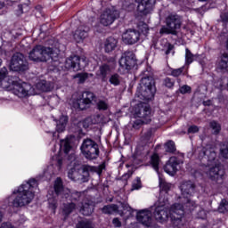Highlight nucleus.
<instances>
[{
	"mask_svg": "<svg viewBox=\"0 0 228 228\" xmlns=\"http://www.w3.org/2000/svg\"><path fill=\"white\" fill-rule=\"evenodd\" d=\"M137 222L145 227H151L152 224V213L147 209L141 210L136 215Z\"/></svg>",
	"mask_w": 228,
	"mask_h": 228,
	"instance_id": "obj_20",
	"label": "nucleus"
},
{
	"mask_svg": "<svg viewBox=\"0 0 228 228\" xmlns=\"http://www.w3.org/2000/svg\"><path fill=\"white\" fill-rule=\"evenodd\" d=\"M209 126L211 127L214 134H218V133H220V131H222V125H220V123H218L216 121H211L209 123Z\"/></svg>",
	"mask_w": 228,
	"mask_h": 228,
	"instance_id": "obj_38",
	"label": "nucleus"
},
{
	"mask_svg": "<svg viewBox=\"0 0 228 228\" xmlns=\"http://www.w3.org/2000/svg\"><path fill=\"white\" fill-rule=\"evenodd\" d=\"M112 224H113L114 227H121L122 226V223L117 217L112 220Z\"/></svg>",
	"mask_w": 228,
	"mask_h": 228,
	"instance_id": "obj_51",
	"label": "nucleus"
},
{
	"mask_svg": "<svg viewBox=\"0 0 228 228\" xmlns=\"http://www.w3.org/2000/svg\"><path fill=\"white\" fill-rule=\"evenodd\" d=\"M206 174L214 183H222L225 179V170L222 169L220 164L207 167Z\"/></svg>",
	"mask_w": 228,
	"mask_h": 228,
	"instance_id": "obj_11",
	"label": "nucleus"
},
{
	"mask_svg": "<svg viewBox=\"0 0 228 228\" xmlns=\"http://www.w3.org/2000/svg\"><path fill=\"white\" fill-rule=\"evenodd\" d=\"M188 133H189V134L199 133V126H191L188 128Z\"/></svg>",
	"mask_w": 228,
	"mask_h": 228,
	"instance_id": "obj_49",
	"label": "nucleus"
},
{
	"mask_svg": "<svg viewBox=\"0 0 228 228\" xmlns=\"http://www.w3.org/2000/svg\"><path fill=\"white\" fill-rule=\"evenodd\" d=\"M180 94H190L191 92V87L188 85H184L179 89Z\"/></svg>",
	"mask_w": 228,
	"mask_h": 228,
	"instance_id": "obj_47",
	"label": "nucleus"
},
{
	"mask_svg": "<svg viewBox=\"0 0 228 228\" xmlns=\"http://www.w3.org/2000/svg\"><path fill=\"white\" fill-rule=\"evenodd\" d=\"M151 165L152 168H154L155 172H159V156L158 154H153L151 158Z\"/></svg>",
	"mask_w": 228,
	"mask_h": 228,
	"instance_id": "obj_31",
	"label": "nucleus"
},
{
	"mask_svg": "<svg viewBox=\"0 0 228 228\" xmlns=\"http://www.w3.org/2000/svg\"><path fill=\"white\" fill-rule=\"evenodd\" d=\"M54 191L56 195H61V197H65V199H69L71 195V200H77L79 197H81V192L73 191L70 192V190L63 187V182H61V178H57L54 182Z\"/></svg>",
	"mask_w": 228,
	"mask_h": 228,
	"instance_id": "obj_12",
	"label": "nucleus"
},
{
	"mask_svg": "<svg viewBox=\"0 0 228 228\" xmlns=\"http://www.w3.org/2000/svg\"><path fill=\"white\" fill-rule=\"evenodd\" d=\"M115 69V60L112 59L110 63H104L99 68V76L102 77V81H106L108 74H110L111 70Z\"/></svg>",
	"mask_w": 228,
	"mask_h": 228,
	"instance_id": "obj_23",
	"label": "nucleus"
},
{
	"mask_svg": "<svg viewBox=\"0 0 228 228\" xmlns=\"http://www.w3.org/2000/svg\"><path fill=\"white\" fill-rule=\"evenodd\" d=\"M3 6H4L3 3L0 2V10L1 8H3Z\"/></svg>",
	"mask_w": 228,
	"mask_h": 228,
	"instance_id": "obj_57",
	"label": "nucleus"
},
{
	"mask_svg": "<svg viewBox=\"0 0 228 228\" xmlns=\"http://www.w3.org/2000/svg\"><path fill=\"white\" fill-rule=\"evenodd\" d=\"M198 216L199 218H206V211L204 209L200 210V212L198 213Z\"/></svg>",
	"mask_w": 228,
	"mask_h": 228,
	"instance_id": "obj_52",
	"label": "nucleus"
},
{
	"mask_svg": "<svg viewBox=\"0 0 228 228\" xmlns=\"http://www.w3.org/2000/svg\"><path fill=\"white\" fill-rule=\"evenodd\" d=\"M220 156L224 158V159H228V142L224 143L220 149Z\"/></svg>",
	"mask_w": 228,
	"mask_h": 228,
	"instance_id": "obj_46",
	"label": "nucleus"
},
{
	"mask_svg": "<svg viewBox=\"0 0 228 228\" xmlns=\"http://www.w3.org/2000/svg\"><path fill=\"white\" fill-rule=\"evenodd\" d=\"M96 107L99 111H106V110L110 108V103L108 102V100H98Z\"/></svg>",
	"mask_w": 228,
	"mask_h": 228,
	"instance_id": "obj_33",
	"label": "nucleus"
},
{
	"mask_svg": "<svg viewBox=\"0 0 228 228\" xmlns=\"http://www.w3.org/2000/svg\"><path fill=\"white\" fill-rule=\"evenodd\" d=\"M118 15V11L115 9H106L100 16V24L105 27L111 26Z\"/></svg>",
	"mask_w": 228,
	"mask_h": 228,
	"instance_id": "obj_14",
	"label": "nucleus"
},
{
	"mask_svg": "<svg viewBox=\"0 0 228 228\" xmlns=\"http://www.w3.org/2000/svg\"><path fill=\"white\" fill-rule=\"evenodd\" d=\"M150 138H151V134H148L146 142H149Z\"/></svg>",
	"mask_w": 228,
	"mask_h": 228,
	"instance_id": "obj_56",
	"label": "nucleus"
},
{
	"mask_svg": "<svg viewBox=\"0 0 228 228\" xmlns=\"http://www.w3.org/2000/svg\"><path fill=\"white\" fill-rule=\"evenodd\" d=\"M94 99H95V94L90 91H86L82 93L80 98L77 100V104L78 110H86V108L90 107Z\"/></svg>",
	"mask_w": 228,
	"mask_h": 228,
	"instance_id": "obj_15",
	"label": "nucleus"
},
{
	"mask_svg": "<svg viewBox=\"0 0 228 228\" xmlns=\"http://www.w3.org/2000/svg\"><path fill=\"white\" fill-rule=\"evenodd\" d=\"M164 85L167 88H172V86H174V81H172V78L167 77L164 79Z\"/></svg>",
	"mask_w": 228,
	"mask_h": 228,
	"instance_id": "obj_48",
	"label": "nucleus"
},
{
	"mask_svg": "<svg viewBox=\"0 0 228 228\" xmlns=\"http://www.w3.org/2000/svg\"><path fill=\"white\" fill-rule=\"evenodd\" d=\"M66 69H71L75 72L81 70L86 67V57H79L77 55L71 56L66 60Z\"/></svg>",
	"mask_w": 228,
	"mask_h": 228,
	"instance_id": "obj_13",
	"label": "nucleus"
},
{
	"mask_svg": "<svg viewBox=\"0 0 228 228\" xmlns=\"http://www.w3.org/2000/svg\"><path fill=\"white\" fill-rule=\"evenodd\" d=\"M165 147L167 152L174 153V151H175V142H174L173 141H169L166 142Z\"/></svg>",
	"mask_w": 228,
	"mask_h": 228,
	"instance_id": "obj_45",
	"label": "nucleus"
},
{
	"mask_svg": "<svg viewBox=\"0 0 228 228\" xmlns=\"http://www.w3.org/2000/svg\"><path fill=\"white\" fill-rule=\"evenodd\" d=\"M80 151L86 159H97L99 158V144L92 139H85Z\"/></svg>",
	"mask_w": 228,
	"mask_h": 228,
	"instance_id": "obj_8",
	"label": "nucleus"
},
{
	"mask_svg": "<svg viewBox=\"0 0 228 228\" xmlns=\"http://www.w3.org/2000/svg\"><path fill=\"white\" fill-rule=\"evenodd\" d=\"M219 213H227L228 211V200H222L221 203L218 207Z\"/></svg>",
	"mask_w": 228,
	"mask_h": 228,
	"instance_id": "obj_40",
	"label": "nucleus"
},
{
	"mask_svg": "<svg viewBox=\"0 0 228 228\" xmlns=\"http://www.w3.org/2000/svg\"><path fill=\"white\" fill-rule=\"evenodd\" d=\"M57 56V49L44 46L42 45H36L28 53V59L31 60V61H36L37 63L49 61V60H53V58H56Z\"/></svg>",
	"mask_w": 228,
	"mask_h": 228,
	"instance_id": "obj_5",
	"label": "nucleus"
},
{
	"mask_svg": "<svg viewBox=\"0 0 228 228\" xmlns=\"http://www.w3.org/2000/svg\"><path fill=\"white\" fill-rule=\"evenodd\" d=\"M183 163L176 157H171L164 167V170L169 175H174L177 172V167Z\"/></svg>",
	"mask_w": 228,
	"mask_h": 228,
	"instance_id": "obj_21",
	"label": "nucleus"
},
{
	"mask_svg": "<svg viewBox=\"0 0 228 228\" xmlns=\"http://www.w3.org/2000/svg\"><path fill=\"white\" fill-rule=\"evenodd\" d=\"M218 70H227L228 69V53H223L221 61L217 65Z\"/></svg>",
	"mask_w": 228,
	"mask_h": 228,
	"instance_id": "obj_29",
	"label": "nucleus"
},
{
	"mask_svg": "<svg viewBox=\"0 0 228 228\" xmlns=\"http://www.w3.org/2000/svg\"><path fill=\"white\" fill-rule=\"evenodd\" d=\"M156 94V86L154 78L151 77H144L141 80V99L151 101Z\"/></svg>",
	"mask_w": 228,
	"mask_h": 228,
	"instance_id": "obj_9",
	"label": "nucleus"
},
{
	"mask_svg": "<svg viewBox=\"0 0 228 228\" xmlns=\"http://www.w3.org/2000/svg\"><path fill=\"white\" fill-rule=\"evenodd\" d=\"M139 118H142V124L151 122V107L147 104H141L137 112Z\"/></svg>",
	"mask_w": 228,
	"mask_h": 228,
	"instance_id": "obj_22",
	"label": "nucleus"
},
{
	"mask_svg": "<svg viewBox=\"0 0 228 228\" xmlns=\"http://www.w3.org/2000/svg\"><path fill=\"white\" fill-rule=\"evenodd\" d=\"M195 60V55L191 53V51L190 49H185V65H191L193 63V61Z\"/></svg>",
	"mask_w": 228,
	"mask_h": 228,
	"instance_id": "obj_36",
	"label": "nucleus"
},
{
	"mask_svg": "<svg viewBox=\"0 0 228 228\" xmlns=\"http://www.w3.org/2000/svg\"><path fill=\"white\" fill-rule=\"evenodd\" d=\"M182 195L184 199L183 206V209H188L189 211H193L197 208L195 201H192L190 197L191 193L195 191V184L191 181L183 182L180 187Z\"/></svg>",
	"mask_w": 228,
	"mask_h": 228,
	"instance_id": "obj_7",
	"label": "nucleus"
},
{
	"mask_svg": "<svg viewBox=\"0 0 228 228\" xmlns=\"http://www.w3.org/2000/svg\"><path fill=\"white\" fill-rule=\"evenodd\" d=\"M86 37H88V28L79 27L73 34L74 39L78 43L85 40Z\"/></svg>",
	"mask_w": 228,
	"mask_h": 228,
	"instance_id": "obj_25",
	"label": "nucleus"
},
{
	"mask_svg": "<svg viewBox=\"0 0 228 228\" xmlns=\"http://www.w3.org/2000/svg\"><path fill=\"white\" fill-rule=\"evenodd\" d=\"M38 186L36 179H30L26 183L21 184L14 193H18L17 196H12L10 200L14 208H22V206H28L31 204L35 199V193L33 189Z\"/></svg>",
	"mask_w": 228,
	"mask_h": 228,
	"instance_id": "obj_3",
	"label": "nucleus"
},
{
	"mask_svg": "<svg viewBox=\"0 0 228 228\" xmlns=\"http://www.w3.org/2000/svg\"><path fill=\"white\" fill-rule=\"evenodd\" d=\"M153 216L160 224L167 222L168 218H171L172 222H181L184 216V207L180 203H175L168 209V201L159 198L155 203Z\"/></svg>",
	"mask_w": 228,
	"mask_h": 228,
	"instance_id": "obj_1",
	"label": "nucleus"
},
{
	"mask_svg": "<svg viewBox=\"0 0 228 228\" xmlns=\"http://www.w3.org/2000/svg\"><path fill=\"white\" fill-rule=\"evenodd\" d=\"M140 188H142V180L140 177H137L132 183L131 191H134V190H140Z\"/></svg>",
	"mask_w": 228,
	"mask_h": 228,
	"instance_id": "obj_41",
	"label": "nucleus"
},
{
	"mask_svg": "<svg viewBox=\"0 0 228 228\" xmlns=\"http://www.w3.org/2000/svg\"><path fill=\"white\" fill-rule=\"evenodd\" d=\"M159 188L160 191L168 193V191H170V188H172V184L167 183L163 178H159Z\"/></svg>",
	"mask_w": 228,
	"mask_h": 228,
	"instance_id": "obj_35",
	"label": "nucleus"
},
{
	"mask_svg": "<svg viewBox=\"0 0 228 228\" xmlns=\"http://www.w3.org/2000/svg\"><path fill=\"white\" fill-rule=\"evenodd\" d=\"M76 209H77V206H76L74 202H66L61 205V213L67 218V216L72 215Z\"/></svg>",
	"mask_w": 228,
	"mask_h": 228,
	"instance_id": "obj_24",
	"label": "nucleus"
},
{
	"mask_svg": "<svg viewBox=\"0 0 228 228\" xmlns=\"http://www.w3.org/2000/svg\"><path fill=\"white\" fill-rule=\"evenodd\" d=\"M37 88H38V90L41 92H51V86L45 80H42L37 83Z\"/></svg>",
	"mask_w": 228,
	"mask_h": 228,
	"instance_id": "obj_34",
	"label": "nucleus"
},
{
	"mask_svg": "<svg viewBox=\"0 0 228 228\" xmlns=\"http://www.w3.org/2000/svg\"><path fill=\"white\" fill-rule=\"evenodd\" d=\"M102 212L104 215H113V213H118L120 216H123L124 213L118 211V206L115 204L106 205L102 208Z\"/></svg>",
	"mask_w": 228,
	"mask_h": 228,
	"instance_id": "obj_28",
	"label": "nucleus"
},
{
	"mask_svg": "<svg viewBox=\"0 0 228 228\" xmlns=\"http://www.w3.org/2000/svg\"><path fill=\"white\" fill-rule=\"evenodd\" d=\"M53 207L56 208V203H53Z\"/></svg>",
	"mask_w": 228,
	"mask_h": 228,
	"instance_id": "obj_58",
	"label": "nucleus"
},
{
	"mask_svg": "<svg viewBox=\"0 0 228 228\" xmlns=\"http://www.w3.org/2000/svg\"><path fill=\"white\" fill-rule=\"evenodd\" d=\"M104 167H92L88 165H83L79 168L73 167L68 172V177L71 181L78 183H86L90 175V172H96L98 175L102 174Z\"/></svg>",
	"mask_w": 228,
	"mask_h": 228,
	"instance_id": "obj_4",
	"label": "nucleus"
},
{
	"mask_svg": "<svg viewBox=\"0 0 228 228\" xmlns=\"http://www.w3.org/2000/svg\"><path fill=\"white\" fill-rule=\"evenodd\" d=\"M122 40L124 44H126L127 45H133L140 41V31L129 28L125 33H123Z\"/></svg>",
	"mask_w": 228,
	"mask_h": 228,
	"instance_id": "obj_17",
	"label": "nucleus"
},
{
	"mask_svg": "<svg viewBox=\"0 0 228 228\" xmlns=\"http://www.w3.org/2000/svg\"><path fill=\"white\" fill-rule=\"evenodd\" d=\"M67 122H69V118H67L66 116H62L60 118L59 123L57 124V131L59 133H63V131H65Z\"/></svg>",
	"mask_w": 228,
	"mask_h": 228,
	"instance_id": "obj_30",
	"label": "nucleus"
},
{
	"mask_svg": "<svg viewBox=\"0 0 228 228\" xmlns=\"http://www.w3.org/2000/svg\"><path fill=\"white\" fill-rule=\"evenodd\" d=\"M77 228H94L92 222L87 219H83L77 224Z\"/></svg>",
	"mask_w": 228,
	"mask_h": 228,
	"instance_id": "obj_39",
	"label": "nucleus"
},
{
	"mask_svg": "<svg viewBox=\"0 0 228 228\" xmlns=\"http://www.w3.org/2000/svg\"><path fill=\"white\" fill-rule=\"evenodd\" d=\"M61 149L64 151L65 154H69V152H70V149H72V147L70 146V141L69 139L61 140Z\"/></svg>",
	"mask_w": 228,
	"mask_h": 228,
	"instance_id": "obj_37",
	"label": "nucleus"
},
{
	"mask_svg": "<svg viewBox=\"0 0 228 228\" xmlns=\"http://www.w3.org/2000/svg\"><path fill=\"white\" fill-rule=\"evenodd\" d=\"M183 72H184V66L178 69H171V76H173V77H179Z\"/></svg>",
	"mask_w": 228,
	"mask_h": 228,
	"instance_id": "obj_42",
	"label": "nucleus"
},
{
	"mask_svg": "<svg viewBox=\"0 0 228 228\" xmlns=\"http://www.w3.org/2000/svg\"><path fill=\"white\" fill-rule=\"evenodd\" d=\"M48 200H49V202H51V199H49Z\"/></svg>",
	"mask_w": 228,
	"mask_h": 228,
	"instance_id": "obj_60",
	"label": "nucleus"
},
{
	"mask_svg": "<svg viewBox=\"0 0 228 228\" xmlns=\"http://www.w3.org/2000/svg\"><path fill=\"white\" fill-rule=\"evenodd\" d=\"M7 72L8 70L6 68L0 70V83L2 88L11 90L12 94L17 97H20V99L35 95V89H33V86L26 82H22V80L19 79L18 77H12L9 79V85H6Z\"/></svg>",
	"mask_w": 228,
	"mask_h": 228,
	"instance_id": "obj_2",
	"label": "nucleus"
},
{
	"mask_svg": "<svg viewBox=\"0 0 228 228\" xmlns=\"http://www.w3.org/2000/svg\"><path fill=\"white\" fill-rule=\"evenodd\" d=\"M75 79H78V83H85L88 79V73H78L74 76Z\"/></svg>",
	"mask_w": 228,
	"mask_h": 228,
	"instance_id": "obj_44",
	"label": "nucleus"
},
{
	"mask_svg": "<svg viewBox=\"0 0 228 228\" xmlns=\"http://www.w3.org/2000/svg\"><path fill=\"white\" fill-rule=\"evenodd\" d=\"M166 47H167L166 54H170V53H172V51H174V45L170 43H167Z\"/></svg>",
	"mask_w": 228,
	"mask_h": 228,
	"instance_id": "obj_50",
	"label": "nucleus"
},
{
	"mask_svg": "<svg viewBox=\"0 0 228 228\" xmlns=\"http://www.w3.org/2000/svg\"><path fill=\"white\" fill-rule=\"evenodd\" d=\"M0 228H15L12 224L10 223H4L1 224Z\"/></svg>",
	"mask_w": 228,
	"mask_h": 228,
	"instance_id": "obj_53",
	"label": "nucleus"
},
{
	"mask_svg": "<svg viewBox=\"0 0 228 228\" xmlns=\"http://www.w3.org/2000/svg\"><path fill=\"white\" fill-rule=\"evenodd\" d=\"M120 81H122V77L118 73L112 74L109 78V83L114 86H118V85H120Z\"/></svg>",
	"mask_w": 228,
	"mask_h": 228,
	"instance_id": "obj_32",
	"label": "nucleus"
},
{
	"mask_svg": "<svg viewBox=\"0 0 228 228\" xmlns=\"http://www.w3.org/2000/svg\"><path fill=\"white\" fill-rule=\"evenodd\" d=\"M200 1H202V2H204V1H208V0H200Z\"/></svg>",
	"mask_w": 228,
	"mask_h": 228,
	"instance_id": "obj_59",
	"label": "nucleus"
},
{
	"mask_svg": "<svg viewBox=\"0 0 228 228\" xmlns=\"http://www.w3.org/2000/svg\"><path fill=\"white\" fill-rule=\"evenodd\" d=\"M118 42L115 37H108L104 42V51L105 53H111L117 49V44Z\"/></svg>",
	"mask_w": 228,
	"mask_h": 228,
	"instance_id": "obj_26",
	"label": "nucleus"
},
{
	"mask_svg": "<svg viewBox=\"0 0 228 228\" xmlns=\"http://www.w3.org/2000/svg\"><path fill=\"white\" fill-rule=\"evenodd\" d=\"M138 29L142 33V35H148L149 34V25L143 22H140L138 24Z\"/></svg>",
	"mask_w": 228,
	"mask_h": 228,
	"instance_id": "obj_43",
	"label": "nucleus"
},
{
	"mask_svg": "<svg viewBox=\"0 0 228 228\" xmlns=\"http://www.w3.org/2000/svg\"><path fill=\"white\" fill-rule=\"evenodd\" d=\"M119 66L125 70H131L136 66V58L133 53H126L119 60Z\"/></svg>",
	"mask_w": 228,
	"mask_h": 228,
	"instance_id": "obj_16",
	"label": "nucleus"
},
{
	"mask_svg": "<svg viewBox=\"0 0 228 228\" xmlns=\"http://www.w3.org/2000/svg\"><path fill=\"white\" fill-rule=\"evenodd\" d=\"M154 4H156V0H140L137 10L142 15H149L152 13Z\"/></svg>",
	"mask_w": 228,
	"mask_h": 228,
	"instance_id": "obj_19",
	"label": "nucleus"
},
{
	"mask_svg": "<svg viewBox=\"0 0 228 228\" xmlns=\"http://www.w3.org/2000/svg\"><path fill=\"white\" fill-rule=\"evenodd\" d=\"M3 222V213L0 212V224Z\"/></svg>",
	"mask_w": 228,
	"mask_h": 228,
	"instance_id": "obj_55",
	"label": "nucleus"
},
{
	"mask_svg": "<svg viewBox=\"0 0 228 228\" xmlns=\"http://www.w3.org/2000/svg\"><path fill=\"white\" fill-rule=\"evenodd\" d=\"M166 26H162L159 34L160 35H174L177 36L181 26H183V20L177 14H169L165 20Z\"/></svg>",
	"mask_w": 228,
	"mask_h": 228,
	"instance_id": "obj_6",
	"label": "nucleus"
},
{
	"mask_svg": "<svg viewBox=\"0 0 228 228\" xmlns=\"http://www.w3.org/2000/svg\"><path fill=\"white\" fill-rule=\"evenodd\" d=\"M200 159H207V167H215L218 165V160L216 159V152L213 150L201 149V152L199 156Z\"/></svg>",
	"mask_w": 228,
	"mask_h": 228,
	"instance_id": "obj_18",
	"label": "nucleus"
},
{
	"mask_svg": "<svg viewBox=\"0 0 228 228\" xmlns=\"http://www.w3.org/2000/svg\"><path fill=\"white\" fill-rule=\"evenodd\" d=\"M61 164H62V160L59 159L58 160V167H59V168H61Z\"/></svg>",
	"mask_w": 228,
	"mask_h": 228,
	"instance_id": "obj_54",
	"label": "nucleus"
},
{
	"mask_svg": "<svg viewBox=\"0 0 228 228\" xmlns=\"http://www.w3.org/2000/svg\"><path fill=\"white\" fill-rule=\"evenodd\" d=\"M9 69L12 72H26V70L29 69V63L24 54L16 53L11 59Z\"/></svg>",
	"mask_w": 228,
	"mask_h": 228,
	"instance_id": "obj_10",
	"label": "nucleus"
},
{
	"mask_svg": "<svg viewBox=\"0 0 228 228\" xmlns=\"http://www.w3.org/2000/svg\"><path fill=\"white\" fill-rule=\"evenodd\" d=\"M79 211L84 215V216H90V215L94 213V204L85 201L82 203Z\"/></svg>",
	"mask_w": 228,
	"mask_h": 228,
	"instance_id": "obj_27",
	"label": "nucleus"
}]
</instances>
